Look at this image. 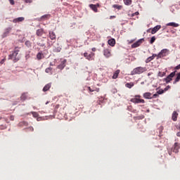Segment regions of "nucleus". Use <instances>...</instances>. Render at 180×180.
<instances>
[{"instance_id":"f257e3e1","label":"nucleus","mask_w":180,"mask_h":180,"mask_svg":"<svg viewBox=\"0 0 180 180\" xmlns=\"http://www.w3.org/2000/svg\"><path fill=\"white\" fill-rule=\"evenodd\" d=\"M19 49L15 47L13 52L8 56V60H13V63H18L19 61V58L18 57V54H19Z\"/></svg>"},{"instance_id":"f03ea898","label":"nucleus","mask_w":180,"mask_h":180,"mask_svg":"<svg viewBox=\"0 0 180 180\" xmlns=\"http://www.w3.org/2000/svg\"><path fill=\"white\" fill-rule=\"evenodd\" d=\"M146 71H147V68H143L141 66L137 67L131 72V75H140V74H143V72H146Z\"/></svg>"},{"instance_id":"7ed1b4c3","label":"nucleus","mask_w":180,"mask_h":180,"mask_svg":"<svg viewBox=\"0 0 180 180\" xmlns=\"http://www.w3.org/2000/svg\"><path fill=\"white\" fill-rule=\"evenodd\" d=\"M141 98V96L136 95L134 96V98L130 100V102H132V103H146V101H144V99H142Z\"/></svg>"},{"instance_id":"20e7f679","label":"nucleus","mask_w":180,"mask_h":180,"mask_svg":"<svg viewBox=\"0 0 180 180\" xmlns=\"http://www.w3.org/2000/svg\"><path fill=\"white\" fill-rule=\"evenodd\" d=\"M175 75H176V70L171 72L166 78L164 79V81L166 82V84H169Z\"/></svg>"},{"instance_id":"39448f33","label":"nucleus","mask_w":180,"mask_h":180,"mask_svg":"<svg viewBox=\"0 0 180 180\" xmlns=\"http://www.w3.org/2000/svg\"><path fill=\"white\" fill-rule=\"evenodd\" d=\"M169 53V50L165 49H162L158 54V58H162V57H167L168 56V53Z\"/></svg>"},{"instance_id":"423d86ee","label":"nucleus","mask_w":180,"mask_h":180,"mask_svg":"<svg viewBox=\"0 0 180 180\" xmlns=\"http://www.w3.org/2000/svg\"><path fill=\"white\" fill-rule=\"evenodd\" d=\"M179 150H180V143L178 142L174 143V144L172 147L173 153L178 154V153H179Z\"/></svg>"},{"instance_id":"0eeeda50","label":"nucleus","mask_w":180,"mask_h":180,"mask_svg":"<svg viewBox=\"0 0 180 180\" xmlns=\"http://www.w3.org/2000/svg\"><path fill=\"white\" fill-rule=\"evenodd\" d=\"M143 41H144V39H139L131 45V49H136V47H139V46H141Z\"/></svg>"},{"instance_id":"6e6552de","label":"nucleus","mask_w":180,"mask_h":180,"mask_svg":"<svg viewBox=\"0 0 180 180\" xmlns=\"http://www.w3.org/2000/svg\"><path fill=\"white\" fill-rule=\"evenodd\" d=\"M160 29H161V25H156L153 29L150 28V29L148 30L147 32H148L151 30L150 33L152 34H155V33L158 32L160 30Z\"/></svg>"},{"instance_id":"1a4fd4ad","label":"nucleus","mask_w":180,"mask_h":180,"mask_svg":"<svg viewBox=\"0 0 180 180\" xmlns=\"http://www.w3.org/2000/svg\"><path fill=\"white\" fill-rule=\"evenodd\" d=\"M103 54L106 58H109V57H112L111 51L109 49H105L103 51Z\"/></svg>"},{"instance_id":"9d476101","label":"nucleus","mask_w":180,"mask_h":180,"mask_svg":"<svg viewBox=\"0 0 180 180\" xmlns=\"http://www.w3.org/2000/svg\"><path fill=\"white\" fill-rule=\"evenodd\" d=\"M11 30H12L11 27L6 28L4 34L1 35L2 39H5V37H6L8 34L11 33Z\"/></svg>"},{"instance_id":"9b49d317","label":"nucleus","mask_w":180,"mask_h":180,"mask_svg":"<svg viewBox=\"0 0 180 180\" xmlns=\"http://www.w3.org/2000/svg\"><path fill=\"white\" fill-rule=\"evenodd\" d=\"M145 99H153V94L150 92H146L143 94Z\"/></svg>"},{"instance_id":"f8f14e48","label":"nucleus","mask_w":180,"mask_h":180,"mask_svg":"<svg viewBox=\"0 0 180 180\" xmlns=\"http://www.w3.org/2000/svg\"><path fill=\"white\" fill-rule=\"evenodd\" d=\"M176 77L174 78V80L173 82L174 85H175V84H178V82H179L180 81V72H176Z\"/></svg>"},{"instance_id":"ddd939ff","label":"nucleus","mask_w":180,"mask_h":180,"mask_svg":"<svg viewBox=\"0 0 180 180\" xmlns=\"http://www.w3.org/2000/svg\"><path fill=\"white\" fill-rule=\"evenodd\" d=\"M178 116L179 114L176 112V111H174L172 114V120H173V122H176L178 120Z\"/></svg>"},{"instance_id":"4468645a","label":"nucleus","mask_w":180,"mask_h":180,"mask_svg":"<svg viewBox=\"0 0 180 180\" xmlns=\"http://www.w3.org/2000/svg\"><path fill=\"white\" fill-rule=\"evenodd\" d=\"M23 20H25L24 17L17 18L13 20V23H19L20 22H23Z\"/></svg>"},{"instance_id":"2eb2a0df","label":"nucleus","mask_w":180,"mask_h":180,"mask_svg":"<svg viewBox=\"0 0 180 180\" xmlns=\"http://www.w3.org/2000/svg\"><path fill=\"white\" fill-rule=\"evenodd\" d=\"M109 46H111V47H115V45L116 44V40L115 39H110L108 41Z\"/></svg>"},{"instance_id":"dca6fc26","label":"nucleus","mask_w":180,"mask_h":180,"mask_svg":"<svg viewBox=\"0 0 180 180\" xmlns=\"http://www.w3.org/2000/svg\"><path fill=\"white\" fill-rule=\"evenodd\" d=\"M49 39H51V40H56V36L54 32L53 31L49 32Z\"/></svg>"},{"instance_id":"f3484780","label":"nucleus","mask_w":180,"mask_h":180,"mask_svg":"<svg viewBox=\"0 0 180 180\" xmlns=\"http://www.w3.org/2000/svg\"><path fill=\"white\" fill-rule=\"evenodd\" d=\"M67 63V60H63L60 64L58 66V68H59V70H63L64 69V68L65 67V63Z\"/></svg>"},{"instance_id":"a211bd4d","label":"nucleus","mask_w":180,"mask_h":180,"mask_svg":"<svg viewBox=\"0 0 180 180\" xmlns=\"http://www.w3.org/2000/svg\"><path fill=\"white\" fill-rule=\"evenodd\" d=\"M155 57H157V54H153L152 56L148 57V58L146 60V64H148V63H150V61H153V60L154 58H155Z\"/></svg>"},{"instance_id":"6ab92c4d","label":"nucleus","mask_w":180,"mask_h":180,"mask_svg":"<svg viewBox=\"0 0 180 180\" xmlns=\"http://www.w3.org/2000/svg\"><path fill=\"white\" fill-rule=\"evenodd\" d=\"M119 74H120V70H117L112 75V79H116L119 77Z\"/></svg>"},{"instance_id":"aec40b11","label":"nucleus","mask_w":180,"mask_h":180,"mask_svg":"<svg viewBox=\"0 0 180 180\" xmlns=\"http://www.w3.org/2000/svg\"><path fill=\"white\" fill-rule=\"evenodd\" d=\"M89 8H91V9H92V11H94V12H96V13L98 12V8L96 7V5L90 4Z\"/></svg>"},{"instance_id":"412c9836","label":"nucleus","mask_w":180,"mask_h":180,"mask_svg":"<svg viewBox=\"0 0 180 180\" xmlns=\"http://www.w3.org/2000/svg\"><path fill=\"white\" fill-rule=\"evenodd\" d=\"M84 56L86 58V60H89V61L92 60V56L86 52L84 53Z\"/></svg>"},{"instance_id":"4be33fe9","label":"nucleus","mask_w":180,"mask_h":180,"mask_svg":"<svg viewBox=\"0 0 180 180\" xmlns=\"http://www.w3.org/2000/svg\"><path fill=\"white\" fill-rule=\"evenodd\" d=\"M167 26H172L173 27H178L179 26V24L176 22H169L167 24Z\"/></svg>"},{"instance_id":"5701e85b","label":"nucleus","mask_w":180,"mask_h":180,"mask_svg":"<svg viewBox=\"0 0 180 180\" xmlns=\"http://www.w3.org/2000/svg\"><path fill=\"white\" fill-rule=\"evenodd\" d=\"M125 86H126L127 88H129V89H131V88H133V86H134V83H133V82L127 83V84H125Z\"/></svg>"},{"instance_id":"b1692460","label":"nucleus","mask_w":180,"mask_h":180,"mask_svg":"<svg viewBox=\"0 0 180 180\" xmlns=\"http://www.w3.org/2000/svg\"><path fill=\"white\" fill-rule=\"evenodd\" d=\"M44 58V55H43V53L41 52H39L37 53V58L38 60H41V58Z\"/></svg>"},{"instance_id":"393cba45","label":"nucleus","mask_w":180,"mask_h":180,"mask_svg":"<svg viewBox=\"0 0 180 180\" xmlns=\"http://www.w3.org/2000/svg\"><path fill=\"white\" fill-rule=\"evenodd\" d=\"M21 101H26L27 99V94L26 93H23L20 96Z\"/></svg>"},{"instance_id":"a878e982","label":"nucleus","mask_w":180,"mask_h":180,"mask_svg":"<svg viewBox=\"0 0 180 180\" xmlns=\"http://www.w3.org/2000/svg\"><path fill=\"white\" fill-rule=\"evenodd\" d=\"M131 0H124V5L129 6L131 4Z\"/></svg>"},{"instance_id":"bb28decb","label":"nucleus","mask_w":180,"mask_h":180,"mask_svg":"<svg viewBox=\"0 0 180 180\" xmlns=\"http://www.w3.org/2000/svg\"><path fill=\"white\" fill-rule=\"evenodd\" d=\"M28 123L26 121H22L19 123V126L23 127V126H27Z\"/></svg>"},{"instance_id":"cd10ccee","label":"nucleus","mask_w":180,"mask_h":180,"mask_svg":"<svg viewBox=\"0 0 180 180\" xmlns=\"http://www.w3.org/2000/svg\"><path fill=\"white\" fill-rule=\"evenodd\" d=\"M112 8H115L116 9H118L119 11H120V9H122V6L117 5V4H114L112 6Z\"/></svg>"},{"instance_id":"c85d7f7f","label":"nucleus","mask_w":180,"mask_h":180,"mask_svg":"<svg viewBox=\"0 0 180 180\" xmlns=\"http://www.w3.org/2000/svg\"><path fill=\"white\" fill-rule=\"evenodd\" d=\"M156 39L157 38H155V37H152L150 40V44H153L154 41H155Z\"/></svg>"},{"instance_id":"c756f323","label":"nucleus","mask_w":180,"mask_h":180,"mask_svg":"<svg viewBox=\"0 0 180 180\" xmlns=\"http://www.w3.org/2000/svg\"><path fill=\"white\" fill-rule=\"evenodd\" d=\"M37 36H41V34H43V30H38L37 31Z\"/></svg>"},{"instance_id":"7c9ffc66","label":"nucleus","mask_w":180,"mask_h":180,"mask_svg":"<svg viewBox=\"0 0 180 180\" xmlns=\"http://www.w3.org/2000/svg\"><path fill=\"white\" fill-rule=\"evenodd\" d=\"M165 91L163 89H160L159 91H157V94L158 95H162Z\"/></svg>"},{"instance_id":"2f4dec72","label":"nucleus","mask_w":180,"mask_h":180,"mask_svg":"<svg viewBox=\"0 0 180 180\" xmlns=\"http://www.w3.org/2000/svg\"><path fill=\"white\" fill-rule=\"evenodd\" d=\"M144 119V115H139L136 117V120H143Z\"/></svg>"},{"instance_id":"473e14b6","label":"nucleus","mask_w":180,"mask_h":180,"mask_svg":"<svg viewBox=\"0 0 180 180\" xmlns=\"http://www.w3.org/2000/svg\"><path fill=\"white\" fill-rule=\"evenodd\" d=\"M51 88V84H48L46 85V91H49Z\"/></svg>"},{"instance_id":"72a5a7b5","label":"nucleus","mask_w":180,"mask_h":180,"mask_svg":"<svg viewBox=\"0 0 180 180\" xmlns=\"http://www.w3.org/2000/svg\"><path fill=\"white\" fill-rule=\"evenodd\" d=\"M87 91H89V92H95L94 88L92 89L90 86L87 87Z\"/></svg>"},{"instance_id":"f704fd0d","label":"nucleus","mask_w":180,"mask_h":180,"mask_svg":"<svg viewBox=\"0 0 180 180\" xmlns=\"http://www.w3.org/2000/svg\"><path fill=\"white\" fill-rule=\"evenodd\" d=\"M137 15H139V12L138 11H136V12H135L134 13H131V15L129 14V16H131V18H133V16H136Z\"/></svg>"},{"instance_id":"c9c22d12","label":"nucleus","mask_w":180,"mask_h":180,"mask_svg":"<svg viewBox=\"0 0 180 180\" xmlns=\"http://www.w3.org/2000/svg\"><path fill=\"white\" fill-rule=\"evenodd\" d=\"M24 1L25 2V4H32V2H33V1L32 0H24Z\"/></svg>"},{"instance_id":"e433bc0d","label":"nucleus","mask_w":180,"mask_h":180,"mask_svg":"<svg viewBox=\"0 0 180 180\" xmlns=\"http://www.w3.org/2000/svg\"><path fill=\"white\" fill-rule=\"evenodd\" d=\"M169 88H171V86H166V87L164 89L165 92H167V91H168V90L169 89Z\"/></svg>"},{"instance_id":"4c0bfd02","label":"nucleus","mask_w":180,"mask_h":180,"mask_svg":"<svg viewBox=\"0 0 180 180\" xmlns=\"http://www.w3.org/2000/svg\"><path fill=\"white\" fill-rule=\"evenodd\" d=\"M174 70H175V71H176L177 70H180V64L178 65L177 66H176V67L174 68Z\"/></svg>"},{"instance_id":"58836bf2","label":"nucleus","mask_w":180,"mask_h":180,"mask_svg":"<svg viewBox=\"0 0 180 180\" xmlns=\"http://www.w3.org/2000/svg\"><path fill=\"white\" fill-rule=\"evenodd\" d=\"M9 2L11 5H15V1L14 0H9Z\"/></svg>"},{"instance_id":"ea45409f","label":"nucleus","mask_w":180,"mask_h":180,"mask_svg":"<svg viewBox=\"0 0 180 180\" xmlns=\"http://www.w3.org/2000/svg\"><path fill=\"white\" fill-rule=\"evenodd\" d=\"M5 61H6V58H4V59H2L1 60L0 64H4V63H5Z\"/></svg>"},{"instance_id":"a19ab883","label":"nucleus","mask_w":180,"mask_h":180,"mask_svg":"<svg viewBox=\"0 0 180 180\" xmlns=\"http://www.w3.org/2000/svg\"><path fill=\"white\" fill-rule=\"evenodd\" d=\"M32 115L34 116V117H37L38 114L37 112H32Z\"/></svg>"},{"instance_id":"79ce46f5","label":"nucleus","mask_w":180,"mask_h":180,"mask_svg":"<svg viewBox=\"0 0 180 180\" xmlns=\"http://www.w3.org/2000/svg\"><path fill=\"white\" fill-rule=\"evenodd\" d=\"M158 96V93H157V94H153V95H152L153 99V98H157Z\"/></svg>"},{"instance_id":"37998d69","label":"nucleus","mask_w":180,"mask_h":180,"mask_svg":"<svg viewBox=\"0 0 180 180\" xmlns=\"http://www.w3.org/2000/svg\"><path fill=\"white\" fill-rule=\"evenodd\" d=\"M96 91V92H99L100 89L99 88H94V91Z\"/></svg>"},{"instance_id":"c03bdc74","label":"nucleus","mask_w":180,"mask_h":180,"mask_svg":"<svg viewBox=\"0 0 180 180\" xmlns=\"http://www.w3.org/2000/svg\"><path fill=\"white\" fill-rule=\"evenodd\" d=\"M165 73H163L162 75H161V72H159V77H164V75H165Z\"/></svg>"},{"instance_id":"a18cd8bd","label":"nucleus","mask_w":180,"mask_h":180,"mask_svg":"<svg viewBox=\"0 0 180 180\" xmlns=\"http://www.w3.org/2000/svg\"><path fill=\"white\" fill-rule=\"evenodd\" d=\"M25 44H26V46H27V45H29V44H30V41H27L25 42Z\"/></svg>"},{"instance_id":"49530a36","label":"nucleus","mask_w":180,"mask_h":180,"mask_svg":"<svg viewBox=\"0 0 180 180\" xmlns=\"http://www.w3.org/2000/svg\"><path fill=\"white\" fill-rule=\"evenodd\" d=\"M58 108H60V105L59 104L56 105L55 109H58Z\"/></svg>"},{"instance_id":"de8ad7c7","label":"nucleus","mask_w":180,"mask_h":180,"mask_svg":"<svg viewBox=\"0 0 180 180\" xmlns=\"http://www.w3.org/2000/svg\"><path fill=\"white\" fill-rule=\"evenodd\" d=\"M116 18V16H115V15H111V16L110 17V19H113V18Z\"/></svg>"},{"instance_id":"09e8293b","label":"nucleus","mask_w":180,"mask_h":180,"mask_svg":"<svg viewBox=\"0 0 180 180\" xmlns=\"http://www.w3.org/2000/svg\"><path fill=\"white\" fill-rule=\"evenodd\" d=\"M150 75H153V72H152L148 73V77H150Z\"/></svg>"},{"instance_id":"8fccbe9b","label":"nucleus","mask_w":180,"mask_h":180,"mask_svg":"<svg viewBox=\"0 0 180 180\" xmlns=\"http://www.w3.org/2000/svg\"><path fill=\"white\" fill-rule=\"evenodd\" d=\"M176 136H177V137H180V131L176 133Z\"/></svg>"},{"instance_id":"3c124183","label":"nucleus","mask_w":180,"mask_h":180,"mask_svg":"<svg viewBox=\"0 0 180 180\" xmlns=\"http://www.w3.org/2000/svg\"><path fill=\"white\" fill-rule=\"evenodd\" d=\"M92 51H96V48H92Z\"/></svg>"},{"instance_id":"603ef678","label":"nucleus","mask_w":180,"mask_h":180,"mask_svg":"<svg viewBox=\"0 0 180 180\" xmlns=\"http://www.w3.org/2000/svg\"><path fill=\"white\" fill-rule=\"evenodd\" d=\"M43 91H44V92H46V86H44V87L43 88Z\"/></svg>"},{"instance_id":"864d4df0","label":"nucleus","mask_w":180,"mask_h":180,"mask_svg":"<svg viewBox=\"0 0 180 180\" xmlns=\"http://www.w3.org/2000/svg\"><path fill=\"white\" fill-rule=\"evenodd\" d=\"M96 8H99L100 6L99 4H96Z\"/></svg>"},{"instance_id":"5fc2aeb1","label":"nucleus","mask_w":180,"mask_h":180,"mask_svg":"<svg viewBox=\"0 0 180 180\" xmlns=\"http://www.w3.org/2000/svg\"><path fill=\"white\" fill-rule=\"evenodd\" d=\"M177 129H179V130H180V125L179 127H177Z\"/></svg>"},{"instance_id":"6e6d98bb","label":"nucleus","mask_w":180,"mask_h":180,"mask_svg":"<svg viewBox=\"0 0 180 180\" xmlns=\"http://www.w3.org/2000/svg\"><path fill=\"white\" fill-rule=\"evenodd\" d=\"M46 72H49V69H46Z\"/></svg>"},{"instance_id":"4d7b16f0","label":"nucleus","mask_w":180,"mask_h":180,"mask_svg":"<svg viewBox=\"0 0 180 180\" xmlns=\"http://www.w3.org/2000/svg\"><path fill=\"white\" fill-rule=\"evenodd\" d=\"M2 120V117H0V120Z\"/></svg>"},{"instance_id":"13d9d810","label":"nucleus","mask_w":180,"mask_h":180,"mask_svg":"<svg viewBox=\"0 0 180 180\" xmlns=\"http://www.w3.org/2000/svg\"><path fill=\"white\" fill-rule=\"evenodd\" d=\"M45 17H46V15L42 16V18H45Z\"/></svg>"},{"instance_id":"bf43d9fd","label":"nucleus","mask_w":180,"mask_h":180,"mask_svg":"<svg viewBox=\"0 0 180 180\" xmlns=\"http://www.w3.org/2000/svg\"><path fill=\"white\" fill-rule=\"evenodd\" d=\"M46 18H49V15H46Z\"/></svg>"}]
</instances>
